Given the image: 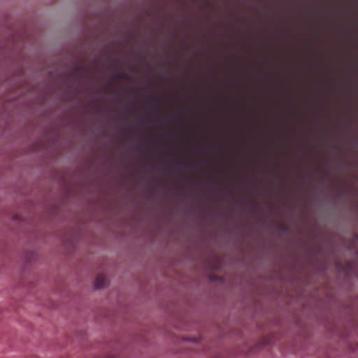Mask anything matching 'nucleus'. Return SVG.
<instances>
[{
  "label": "nucleus",
  "mask_w": 358,
  "mask_h": 358,
  "mask_svg": "<svg viewBox=\"0 0 358 358\" xmlns=\"http://www.w3.org/2000/svg\"><path fill=\"white\" fill-rule=\"evenodd\" d=\"M336 266L338 270L343 271L348 275L350 273L355 272L357 267L358 266V265L355 262H348L345 266H343L341 262H336Z\"/></svg>",
  "instance_id": "1"
},
{
  "label": "nucleus",
  "mask_w": 358,
  "mask_h": 358,
  "mask_svg": "<svg viewBox=\"0 0 358 358\" xmlns=\"http://www.w3.org/2000/svg\"><path fill=\"white\" fill-rule=\"evenodd\" d=\"M108 281L104 275L99 274L97 275L94 282L95 289H102L108 285Z\"/></svg>",
  "instance_id": "2"
},
{
  "label": "nucleus",
  "mask_w": 358,
  "mask_h": 358,
  "mask_svg": "<svg viewBox=\"0 0 358 358\" xmlns=\"http://www.w3.org/2000/svg\"><path fill=\"white\" fill-rule=\"evenodd\" d=\"M128 78H129V73L127 72H126L125 71H123V70L119 71L113 76L112 80L110 81L108 85H106L105 87H107L108 85H111L115 80Z\"/></svg>",
  "instance_id": "3"
},
{
  "label": "nucleus",
  "mask_w": 358,
  "mask_h": 358,
  "mask_svg": "<svg viewBox=\"0 0 358 358\" xmlns=\"http://www.w3.org/2000/svg\"><path fill=\"white\" fill-rule=\"evenodd\" d=\"M177 168L185 169V170H192V169H199L198 166H192L184 162H178L175 164Z\"/></svg>",
  "instance_id": "4"
},
{
  "label": "nucleus",
  "mask_w": 358,
  "mask_h": 358,
  "mask_svg": "<svg viewBox=\"0 0 358 358\" xmlns=\"http://www.w3.org/2000/svg\"><path fill=\"white\" fill-rule=\"evenodd\" d=\"M37 258V255L36 253L33 252H29L25 254L24 259L27 262H31L32 261H35Z\"/></svg>",
  "instance_id": "5"
},
{
  "label": "nucleus",
  "mask_w": 358,
  "mask_h": 358,
  "mask_svg": "<svg viewBox=\"0 0 358 358\" xmlns=\"http://www.w3.org/2000/svg\"><path fill=\"white\" fill-rule=\"evenodd\" d=\"M150 101L157 106H160L162 104V99L159 96H150Z\"/></svg>",
  "instance_id": "6"
},
{
  "label": "nucleus",
  "mask_w": 358,
  "mask_h": 358,
  "mask_svg": "<svg viewBox=\"0 0 358 358\" xmlns=\"http://www.w3.org/2000/svg\"><path fill=\"white\" fill-rule=\"evenodd\" d=\"M354 194L355 196V199L357 200L356 203L355 204V209L358 211V189H355Z\"/></svg>",
  "instance_id": "7"
},
{
  "label": "nucleus",
  "mask_w": 358,
  "mask_h": 358,
  "mask_svg": "<svg viewBox=\"0 0 358 358\" xmlns=\"http://www.w3.org/2000/svg\"><path fill=\"white\" fill-rule=\"evenodd\" d=\"M176 117L180 118V120H184V113L183 111H180V112H178L176 114Z\"/></svg>",
  "instance_id": "8"
},
{
  "label": "nucleus",
  "mask_w": 358,
  "mask_h": 358,
  "mask_svg": "<svg viewBox=\"0 0 358 358\" xmlns=\"http://www.w3.org/2000/svg\"><path fill=\"white\" fill-rule=\"evenodd\" d=\"M170 123H171V120L170 119H166L164 121L161 122L160 124L164 125V126H167Z\"/></svg>",
  "instance_id": "9"
},
{
  "label": "nucleus",
  "mask_w": 358,
  "mask_h": 358,
  "mask_svg": "<svg viewBox=\"0 0 358 358\" xmlns=\"http://www.w3.org/2000/svg\"><path fill=\"white\" fill-rule=\"evenodd\" d=\"M216 147H217V145H214L213 147H212V146H206V147L204 148L203 150L205 152H209V151L213 150V149L216 148Z\"/></svg>",
  "instance_id": "10"
},
{
  "label": "nucleus",
  "mask_w": 358,
  "mask_h": 358,
  "mask_svg": "<svg viewBox=\"0 0 358 358\" xmlns=\"http://www.w3.org/2000/svg\"><path fill=\"white\" fill-rule=\"evenodd\" d=\"M353 244L358 243V234L355 235L352 240Z\"/></svg>",
  "instance_id": "11"
},
{
  "label": "nucleus",
  "mask_w": 358,
  "mask_h": 358,
  "mask_svg": "<svg viewBox=\"0 0 358 358\" xmlns=\"http://www.w3.org/2000/svg\"><path fill=\"white\" fill-rule=\"evenodd\" d=\"M208 104L209 106H212L213 105V102L211 101H208Z\"/></svg>",
  "instance_id": "12"
},
{
  "label": "nucleus",
  "mask_w": 358,
  "mask_h": 358,
  "mask_svg": "<svg viewBox=\"0 0 358 358\" xmlns=\"http://www.w3.org/2000/svg\"><path fill=\"white\" fill-rule=\"evenodd\" d=\"M189 340L191 341H193V342H196L197 341L196 338L189 339Z\"/></svg>",
  "instance_id": "13"
},
{
  "label": "nucleus",
  "mask_w": 358,
  "mask_h": 358,
  "mask_svg": "<svg viewBox=\"0 0 358 358\" xmlns=\"http://www.w3.org/2000/svg\"><path fill=\"white\" fill-rule=\"evenodd\" d=\"M157 136H155L152 137V139L155 140V141L157 140Z\"/></svg>",
  "instance_id": "14"
},
{
  "label": "nucleus",
  "mask_w": 358,
  "mask_h": 358,
  "mask_svg": "<svg viewBox=\"0 0 358 358\" xmlns=\"http://www.w3.org/2000/svg\"><path fill=\"white\" fill-rule=\"evenodd\" d=\"M267 76H268V75H267V73H264V74H263V77H264V78H266V77H267Z\"/></svg>",
  "instance_id": "15"
},
{
  "label": "nucleus",
  "mask_w": 358,
  "mask_h": 358,
  "mask_svg": "<svg viewBox=\"0 0 358 358\" xmlns=\"http://www.w3.org/2000/svg\"><path fill=\"white\" fill-rule=\"evenodd\" d=\"M357 257H358V252H357Z\"/></svg>",
  "instance_id": "16"
}]
</instances>
